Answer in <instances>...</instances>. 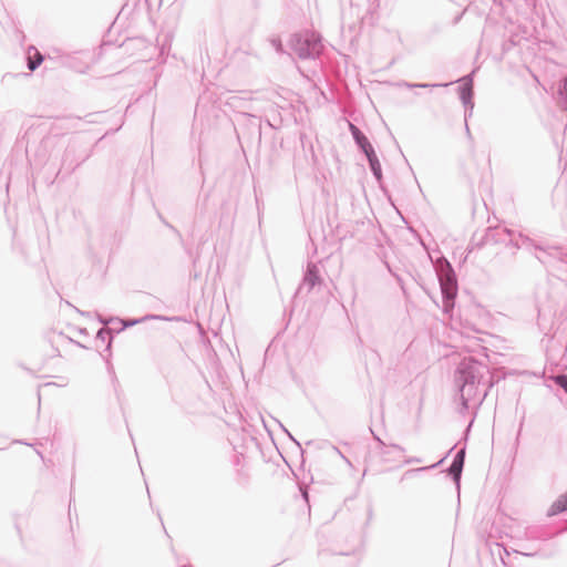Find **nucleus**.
I'll return each instance as SVG.
<instances>
[{
    "label": "nucleus",
    "mask_w": 567,
    "mask_h": 567,
    "mask_svg": "<svg viewBox=\"0 0 567 567\" xmlns=\"http://www.w3.org/2000/svg\"><path fill=\"white\" fill-rule=\"evenodd\" d=\"M442 292L445 296L446 301H447L445 307L446 308L453 307V300L457 293L456 281L453 278L447 277L444 281H442Z\"/></svg>",
    "instance_id": "nucleus-1"
},
{
    "label": "nucleus",
    "mask_w": 567,
    "mask_h": 567,
    "mask_svg": "<svg viewBox=\"0 0 567 567\" xmlns=\"http://www.w3.org/2000/svg\"><path fill=\"white\" fill-rule=\"evenodd\" d=\"M42 61L43 56L35 48L28 49V66L31 71L35 70Z\"/></svg>",
    "instance_id": "nucleus-2"
},
{
    "label": "nucleus",
    "mask_w": 567,
    "mask_h": 567,
    "mask_svg": "<svg viewBox=\"0 0 567 567\" xmlns=\"http://www.w3.org/2000/svg\"><path fill=\"white\" fill-rule=\"evenodd\" d=\"M567 511V492L560 495L550 506V509L548 512L549 516L557 515L559 513H563Z\"/></svg>",
    "instance_id": "nucleus-3"
},
{
    "label": "nucleus",
    "mask_w": 567,
    "mask_h": 567,
    "mask_svg": "<svg viewBox=\"0 0 567 567\" xmlns=\"http://www.w3.org/2000/svg\"><path fill=\"white\" fill-rule=\"evenodd\" d=\"M463 456H464V451H460L457 453V458L453 462V464L451 466V472L455 473L456 475L460 474V472H461Z\"/></svg>",
    "instance_id": "nucleus-4"
},
{
    "label": "nucleus",
    "mask_w": 567,
    "mask_h": 567,
    "mask_svg": "<svg viewBox=\"0 0 567 567\" xmlns=\"http://www.w3.org/2000/svg\"><path fill=\"white\" fill-rule=\"evenodd\" d=\"M555 382L561 386L567 393V375H557Z\"/></svg>",
    "instance_id": "nucleus-5"
},
{
    "label": "nucleus",
    "mask_w": 567,
    "mask_h": 567,
    "mask_svg": "<svg viewBox=\"0 0 567 567\" xmlns=\"http://www.w3.org/2000/svg\"><path fill=\"white\" fill-rule=\"evenodd\" d=\"M408 87H424V84H406Z\"/></svg>",
    "instance_id": "nucleus-6"
}]
</instances>
